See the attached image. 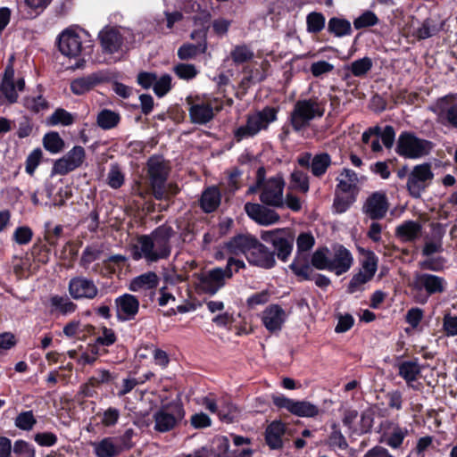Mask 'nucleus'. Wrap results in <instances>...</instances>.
Returning <instances> with one entry per match:
<instances>
[{"label":"nucleus","instance_id":"f257e3e1","mask_svg":"<svg viewBox=\"0 0 457 457\" xmlns=\"http://www.w3.org/2000/svg\"><path fill=\"white\" fill-rule=\"evenodd\" d=\"M172 236V228L165 225L159 226L148 235L138 236L137 243L131 246L132 259H145L147 262L153 263L169 258L171 253Z\"/></svg>","mask_w":457,"mask_h":457},{"label":"nucleus","instance_id":"f03ea898","mask_svg":"<svg viewBox=\"0 0 457 457\" xmlns=\"http://www.w3.org/2000/svg\"><path fill=\"white\" fill-rule=\"evenodd\" d=\"M245 268L243 260L229 257L225 268H214L195 275V287L197 292L215 295L224 287L226 279L232 278L235 272Z\"/></svg>","mask_w":457,"mask_h":457},{"label":"nucleus","instance_id":"7ed1b4c3","mask_svg":"<svg viewBox=\"0 0 457 457\" xmlns=\"http://www.w3.org/2000/svg\"><path fill=\"white\" fill-rule=\"evenodd\" d=\"M285 180L280 174L265 178V170L263 167L258 169L256 173V182L248 188V194H253L260 190V201L262 204L272 208H283Z\"/></svg>","mask_w":457,"mask_h":457},{"label":"nucleus","instance_id":"20e7f679","mask_svg":"<svg viewBox=\"0 0 457 457\" xmlns=\"http://www.w3.org/2000/svg\"><path fill=\"white\" fill-rule=\"evenodd\" d=\"M325 112V104L318 97L302 99L295 102L288 117L289 124L295 132L307 129L312 120L321 118Z\"/></svg>","mask_w":457,"mask_h":457},{"label":"nucleus","instance_id":"39448f33","mask_svg":"<svg viewBox=\"0 0 457 457\" xmlns=\"http://www.w3.org/2000/svg\"><path fill=\"white\" fill-rule=\"evenodd\" d=\"M447 282L443 277L426 272H416L411 284L414 301L420 304L428 303L433 295H440L445 291Z\"/></svg>","mask_w":457,"mask_h":457},{"label":"nucleus","instance_id":"423d86ee","mask_svg":"<svg viewBox=\"0 0 457 457\" xmlns=\"http://www.w3.org/2000/svg\"><path fill=\"white\" fill-rule=\"evenodd\" d=\"M278 109L266 106L260 111L249 113L245 125L238 127L234 131L237 141L251 138L258 135L262 130H266L270 124L278 119Z\"/></svg>","mask_w":457,"mask_h":457},{"label":"nucleus","instance_id":"0eeeda50","mask_svg":"<svg viewBox=\"0 0 457 457\" xmlns=\"http://www.w3.org/2000/svg\"><path fill=\"white\" fill-rule=\"evenodd\" d=\"M103 52L105 54H122L136 42V35L129 28L105 27L99 32Z\"/></svg>","mask_w":457,"mask_h":457},{"label":"nucleus","instance_id":"6e6552de","mask_svg":"<svg viewBox=\"0 0 457 457\" xmlns=\"http://www.w3.org/2000/svg\"><path fill=\"white\" fill-rule=\"evenodd\" d=\"M189 105L188 112L189 117L194 124L205 125L210 122L215 115V112L222 109L217 97H205L200 96L188 97L187 99Z\"/></svg>","mask_w":457,"mask_h":457},{"label":"nucleus","instance_id":"1a4fd4ad","mask_svg":"<svg viewBox=\"0 0 457 457\" xmlns=\"http://www.w3.org/2000/svg\"><path fill=\"white\" fill-rule=\"evenodd\" d=\"M185 417V410L181 403L171 402L162 404L154 415V430L160 433L170 432L179 425Z\"/></svg>","mask_w":457,"mask_h":457},{"label":"nucleus","instance_id":"9d476101","mask_svg":"<svg viewBox=\"0 0 457 457\" xmlns=\"http://www.w3.org/2000/svg\"><path fill=\"white\" fill-rule=\"evenodd\" d=\"M433 145L431 141L420 138L415 134L405 131L401 133L398 137L396 153L405 158L420 159L428 155Z\"/></svg>","mask_w":457,"mask_h":457},{"label":"nucleus","instance_id":"9b49d317","mask_svg":"<svg viewBox=\"0 0 457 457\" xmlns=\"http://www.w3.org/2000/svg\"><path fill=\"white\" fill-rule=\"evenodd\" d=\"M314 237L310 233H301L296 239V255L290 264V269L303 279H311L312 268L309 262L308 252L314 245Z\"/></svg>","mask_w":457,"mask_h":457},{"label":"nucleus","instance_id":"f8f14e48","mask_svg":"<svg viewBox=\"0 0 457 457\" xmlns=\"http://www.w3.org/2000/svg\"><path fill=\"white\" fill-rule=\"evenodd\" d=\"M87 33L78 27H70L62 30L57 38L58 49L69 58L79 57L90 46H83V40Z\"/></svg>","mask_w":457,"mask_h":457},{"label":"nucleus","instance_id":"ddd939ff","mask_svg":"<svg viewBox=\"0 0 457 457\" xmlns=\"http://www.w3.org/2000/svg\"><path fill=\"white\" fill-rule=\"evenodd\" d=\"M147 174L154 196L157 200L167 198L165 184L169 175V167L162 156H152L147 162Z\"/></svg>","mask_w":457,"mask_h":457},{"label":"nucleus","instance_id":"4468645a","mask_svg":"<svg viewBox=\"0 0 457 457\" xmlns=\"http://www.w3.org/2000/svg\"><path fill=\"white\" fill-rule=\"evenodd\" d=\"M260 237L266 243L271 244L274 247L275 256L282 262H287L292 253L294 247V236L289 230L276 228L272 230H262Z\"/></svg>","mask_w":457,"mask_h":457},{"label":"nucleus","instance_id":"2eb2a0df","mask_svg":"<svg viewBox=\"0 0 457 457\" xmlns=\"http://www.w3.org/2000/svg\"><path fill=\"white\" fill-rule=\"evenodd\" d=\"M430 110L440 124L457 129V94H448L437 98Z\"/></svg>","mask_w":457,"mask_h":457},{"label":"nucleus","instance_id":"dca6fc26","mask_svg":"<svg viewBox=\"0 0 457 457\" xmlns=\"http://www.w3.org/2000/svg\"><path fill=\"white\" fill-rule=\"evenodd\" d=\"M378 259L374 253H369L361 261L359 271L354 274L347 286V292L354 294L366 289L378 270Z\"/></svg>","mask_w":457,"mask_h":457},{"label":"nucleus","instance_id":"f3484780","mask_svg":"<svg viewBox=\"0 0 457 457\" xmlns=\"http://www.w3.org/2000/svg\"><path fill=\"white\" fill-rule=\"evenodd\" d=\"M434 178L428 162L415 165L408 174L406 188L413 198H420Z\"/></svg>","mask_w":457,"mask_h":457},{"label":"nucleus","instance_id":"a211bd4d","mask_svg":"<svg viewBox=\"0 0 457 457\" xmlns=\"http://www.w3.org/2000/svg\"><path fill=\"white\" fill-rule=\"evenodd\" d=\"M85 160V149L81 145H75L65 155L54 162L52 175H66L81 167Z\"/></svg>","mask_w":457,"mask_h":457},{"label":"nucleus","instance_id":"6ab92c4d","mask_svg":"<svg viewBox=\"0 0 457 457\" xmlns=\"http://www.w3.org/2000/svg\"><path fill=\"white\" fill-rule=\"evenodd\" d=\"M275 406L287 410L298 417L312 418L319 414L320 409L317 405L307 401H295L284 395L272 397Z\"/></svg>","mask_w":457,"mask_h":457},{"label":"nucleus","instance_id":"aec40b11","mask_svg":"<svg viewBox=\"0 0 457 457\" xmlns=\"http://www.w3.org/2000/svg\"><path fill=\"white\" fill-rule=\"evenodd\" d=\"M69 294L75 300L96 298L99 293L95 281L83 276L71 278L68 286Z\"/></svg>","mask_w":457,"mask_h":457},{"label":"nucleus","instance_id":"412c9836","mask_svg":"<svg viewBox=\"0 0 457 457\" xmlns=\"http://www.w3.org/2000/svg\"><path fill=\"white\" fill-rule=\"evenodd\" d=\"M270 207L263 204L246 203L244 209L248 217L257 224L270 226L278 223L280 216L275 210Z\"/></svg>","mask_w":457,"mask_h":457},{"label":"nucleus","instance_id":"4be33fe9","mask_svg":"<svg viewBox=\"0 0 457 457\" xmlns=\"http://www.w3.org/2000/svg\"><path fill=\"white\" fill-rule=\"evenodd\" d=\"M388 200L385 192H373L364 202L362 212L371 220L383 219L388 211Z\"/></svg>","mask_w":457,"mask_h":457},{"label":"nucleus","instance_id":"5701e85b","mask_svg":"<svg viewBox=\"0 0 457 457\" xmlns=\"http://www.w3.org/2000/svg\"><path fill=\"white\" fill-rule=\"evenodd\" d=\"M116 316L119 321H129L135 319L139 311V301L137 296L123 294L114 301Z\"/></svg>","mask_w":457,"mask_h":457},{"label":"nucleus","instance_id":"b1692460","mask_svg":"<svg viewBox=\"0 0 457 457\" xmlns=\"http://www.w3.org/2000/svg\"><path fill=\"white\" fill-rule=\"evenodd\" d=\"M258 238L251 234H239L231 237L224 245L227 253L232 255H244L245 259L250 255Z\"/></svg>","mask_w":457,"mask_h":457},{"label":"nucleus","instance_id":"393cba45","mask_svg":"<svg viewBox=\"0 0 457 457\" xmlns=\"http://www.w3.org/2000/svg\"><path fill=\"white\" fill-rule=\"evenodd\" d=\"M247 262L250 265L262 269H271L276 264L275 252L257 240L247 258Z\"/></svg>","mask_w":457,"mask_h":457},{"label":"nucleus","instance_id":"a878e982","mask_svg":"<svg viewBox=\"0 0 457 457\" xmlns=\"http://www.w3.org/2000/svg\"><path fill=\"white\" fill-rule=\"evenodd\" d=\"M90 445L96 457H116L127 447L121 444V438L117 436L104 437L99 441L91 442Z\"/></svg>","mask_w":457,"mask_h":457},{"label":"nucleus","instance_id":"bb28decb","mask_svg":"<svg viewBox=\"0 0 457 457\" xmlns=\"http://www.w3.org/2000/svg\"><path fill=\"white\" fill-rule=\"evenodd\" d=\"M287 318L285 310L278 304L267 306L262 313V324L270 333L279 332Z\"/></svg>","mask_w":457,"mask_h":457},{"label":"nucleus","instance_id":"cd10ccee","mask_svg":"<svg viewBox=\"0 0 457 457\" xmlns=\"http://www.w3.org/2000/svg\"><path fill=\"white\" fill-rule=\"evenodd\" d=\"M353 264V256L349 250L343 245L334 248V253L329 257L330 271L335 272L337 276L348 271Z\"/></svg>","mask_w":457,"mask_h":457},{"label":"nucleus","instance_id":"c85d7f7f","mask_svg":"<svg viewBox=\"0 0 457 457\" xmlns=\"http://www.w3.org/2000/svg\"><path fill=\"white\" fill-rule=\"evenodd\" d=\"M105 76L102 72H94L87 76L78 78L71 81V90L77 96L83 95L96 85L104 81Z\"/></svg>","mask_w":457,"mask_h":457},{"label":"nucleus","instance_id":"c756f323","mask_svg":"<svg viewBox=\"0 0 457 457\" xmlns=\"http://www.w3.org/2000/svg\"><path fill=\"white\" fill-rule=\"evenodd\" d=\"M445 235L444 229L439 226L432 228L431 235L427 237L424 246L422 249V255L426 257L432 256L436 253H440L444 251L443 237Z\"/></svg>","mask_w":457,"mask_h":457},{"label":"nucleus","instance_id":"7c9ffc66","mask_svg":"<svg viewBox=\"0 0 457 457\" xmlns=\"http://www.w3.org/2000/svg\"><path fill=\"white\" fill-rule=\"evenodd\" d=\"M398 375L404 379L406 384L414 388L415 382L421 372V366L418 359L401 361L397 364Z\"/></svg>","mask_w":457,"mask_h":457},{"label":"nucleus","instance_id":"2f4dec72","mask_svg":"<svg viewBox=\"0 0 457 457\" xmlns=\"http://www.w3.org/2000/svg\"><path fill=\"white\" fill-rule=\"evenodd\" d=\"M285 434V425L281 421H273L266 428L265 441L272 450L282 448V436Z\"/></svg>","mask_w":457,"mask_h":457},{"label":"nucleus","instance_id":"473e14b6","mask_svg":"<svg viewBox=\"0 0 457 457\" xmlns=\"http://www.w3.org/2000/svg\"><path fill=\"white\" fill-rule=\"evenodd\" d=\"M409 435V429L406 427H401L394 423L389 429L384 433V442L393 449H398L402 446L404 438Z\"/></svg>","mask_w":457,"mask_h":457},{"label":"nucleus","instance_id":"72a5a7b5","mask_svg":"<svg viewBox=\"0 0 457 457\" xmlns=\"http://www.w3.org/2000/svg\"><path fill=\"white\" fill-rule=\"evenodd\" d=\"M421 228L422 227L419 222L406 220L397 226L395 234L403 242H413L419 238Z\"/></svg>","mask_w":457,"mask_h":457},{"label":"nucleus","instance_id":"f704fd0d","mask_svg":"<svg viewBox=\"0 0 457 457\" xmlns=\"http://www.w3.org/2000/svg\"><path fill=\"white\" fill-rule=\"evenodd\" d=\"M202 404L212 413H216L221 420L230 422L233 420L235 407L233 404H228L226 410L220 409V400H215L212 397H204Z\"/></svg>","mask_w":457,"mask_h":457},{"label":"nucleus","instance_id":"c9c22d12","mask_svg":"<svg viewBox=\"0 0 457 457\" xmlns=\"http://www.w3.org/2000/svg\"><path fill=\"white\" fill-rule=\"evenodd\" d=\"M158 280V276L154 272L148 271L134 278L129 283V289L133 292L152 289L157 287Z\"/></svg>","mask_w":457,"mask_h":457},{"label":"nucleus","instance_id":"e433bc0d","mask_svg":"<svg viewBox=\"0 0 457 457\" xmlns=\"http://www.w3.org/2000/svg\"><path fill=\"white\" fill-rule=\"evenodd\" d=\"M41 90V86L37 87ZM23 106L33 113L47 111L50 108L49 102L38 91L37 94H31L25 96L22 100Z\"/></svg>","mask_w":457,"mask_h":457},{"label":"nucleus","instance_id":"4c0bfd02","mask_svg":"<svg viewBox=\"0 0 457 457\" xmlns=\"http://www.w3.org/2000/svg\"><path fill=\"white\" fill-rule=\"evenodd\" d=\"M220 190L216 187H210L203 192L200 205L205 212H212L220 205Z\"/></svg>","mask_w":457,"mask_h":457},{"label":"nucleus","instance_id":"58836bf2","mask_svg":"<svg viewBox=\"0 0 457 457\" xmlns=\"http://www.w3.org/2000/svg\"><path fill=\"white\" fill-rule=\"evenodd\" d=\"M337 189L343 193L353 191L358 183V176L355 171L345 168L337 178Z\"/></svg>","mask_w":457,"mask_h":457},{"label":"nucleus","instance_id":"ea45409f","mask_svg":"<svg viewBox=\"0 0 457 457\" xmlns=\"http://www.w3.org/2000/svg\"><path fill=\"white\" fill-rule=\"evenodd\" d=\"M49 302L52 311L59 312L62 315L71 314L77 308V305L67 295H52Z\"/></svg>","mask_w":457,"mask_h":457},{"label":"nucleus","instance_id":"a19ab883","mask_svg":"<svg viewBox=\"0 0 457 457\" xmlns=\"http://www.w3.org/2000/svg\"><path fill=\"white\" fill-rule=\"evenodd\" d=\"M328 31L337 37L348 36L352 33L351 23L345 19L332 17L328 23Z\"/></svg>","mask_w":457,"mask_h":457},{"label":"nucleus","instance_id":"79ce46f5","mask_svg":"<svg viewBox=\"0 0 457 457\" xmlns=\"http://www.w3.org/2000/svg\"><path fill=\"white\" fill-rule=\"evenodd\" d=\"M331 157L327 153H320L313 156L311 172L314 177L320 178L323 176L328 168L331 165Z\"/></svg>","mask_w":457,"mask_h":457},{"label":"nucleus","instance_id":"37998d69","mask_svg":"<svg viewBox=\"0 0 457 457\" xmlns=\"http://www.w3.org/2000/svg\"><path fill=\"white\" fill-rule=\"evenodd\" d=\"M75 121V116L62 108H57L50 116L46 118L48 126H70Z\"/></svg>","mask_w":457,"mask_h":457},{"label":"nucleus","instance_id":"c03bdc74","mask_svg":"<svg viewBox=\"0 0 457 457\" xmlns=\"http://www.w3.org/2000/svg\"><path fill=\"white\" fill-rule=\"evenodd\" d=\"M97 125L103 129H111L120 121L119 113L108 109L102 110L97 115Z\"/></svg>","mask_w":457,"mask_h":457},{"label":"nucleus","instance_id":"a18cd8bd","mask_svg":"<svg viewBox=\"0 0 457 457\" xmlns=\"http://www.w3.org/2000/svg\"><path fill=\"white\" fill-rule=\"evenodd\" d=\"M254 56L253 51L246 45H237L230 52V57L237 65L243 64Z\"/></svg>","mask_w":457,"mask_h":457},{"label":"nucleus","instance_id":"49530a36","mask_svg":"<svg viewBox=\"0 0 457 457\" xmlns=\"http://www.w3.org/2000/svg\"><path fill=\"white\" fill-rule=\"evenodd\" d=\"M372 66V60L365 56L353 61L348 69L354 77H364L371 70Z\"/></svg>","mask_w":457,"mask_h":457},{"label":"nucleus","instance_id":"de8ad7c7","mask_svg":"<svg viewBox=\"0 0 457 457\" xmlns=\"http://www.w3.org/2000/svg\"><path fill=\"white\" fill-rule=\"evenodd\" d=\"M18 93L15 82H1L0 84V104L4 102L13 104L17 102Z\"/></svg>","mask_w":457,"mask_h":457},{"label":"nucleus","instance_id":"09e8293b","mask_svg":"<svg viewBox=\"0 0 457 457\" xmlns=\"http://www.w3.org/2000/svg\"><path fill=\"white\" fill-rule=\"evenodd\" d=\"M45 148L52 154L59 153L64 142L57 132H50L45 135L43 139Z\"/></svg>","mask_w":457,"mask_h":457},{"label":"nucleus","instance_id":"8fccbe9b","mask_svg":"<svg viewBox=\"0 0 457 457\" xmlns=\"http://www.w3.org/2000/svg\"><path fill=\"white\" fill-rule=\"evenodd\" d=\"M106 179L108 186L113 189H118L124 184V174L117 163L111 164Z\"/></svg>","mask_w":457,"mask_h":457},{"label":"nucleus","instance_id":"3c124183","mask_svg":"<svg viewBox=\"0 0 457 457\" xmlns=\"http://www.w3.org/2000/svg\"><path fill=\"white\" fill-rule=\"evenodd\" d=\"M101 254V250L95 245H87L83 250L80 260H79V265L85 269L88 270L91 263L96 261Z\"/></svg>","mask_w":457,"mask_h":457},{"label":"nucleus","instance_id":"603ef678","mask_svg":"<svg viewBox=\"0 0 457 457\" xmlns=\"http://www.w3.org/2000/svg\"><path fill=\"white\" fill-rule=\"evenodd\" d=\"M325 16L320 12H312L307 15V30L311 33H319L325 28Z\"/></svg>","mask_w":457,"mask_h":457},{"label":"nucleus","instance_id":"864d4df0","mask_svg":"<svg viewBox=\"0 0 457 457\" xmlns=\"http://www.w3.org/2000/svg\"><path fill=\"white\" fill-rule=\"evenodd\" d=\"M36 423L37 420L34 417L32 411H26L19 413L14 420L15 426L25 431L31 430Z\"/></svg>","mask_w":457,"mask_h":457},{"label":"nucleus","instance_id":"5fc2aeb1","mask_svg":"<svg viewBox=\"0 0 457 457\" xmlns=\"http://www.w3.org/2000/svg\"><path fill=\"white\" fill-rule=\"evenodd\" d=\"M378 16L371 11H365L360 16L353 20V27L355 29H361L368 27L375 26L378 23Z\"/></svg>","mask_w":457,"mask_h":457},{"label":"nucleus","instance_id":"6e6d98bb","mask_svg":"<svg viewBox=\"0 0 457 457\" xmlns=\"http://www.w3.org/2000/svg\"><path fill=\"white\" fill-rule=\"evenodd\" d=\"M171 88V77L169 74H163L161 77H155L154 83V92L158 97L164 96Z\"/></svg>","mask_w":457,"mask_h":457},{"label":"nucleus","instance_id":"4d7b16f0","mask_svg":"<svg viewBox=\"0 0 457 457\" xmlns=\"http://www.w3.org/2000/svg\"><path fill=\"white\" fill-rule=\"evenodd\" d=\"M290 182L292 187L303 193H306L309 190V177L302 170H294L291 173Z\"/></svg>","mask_w":457,"mask_h":457},{"label":"nucleus","instance_id":"13d9d810","mask_svg":"<svg viewBox=\"0 0 457 457\" xmlns=\"http://www.w3.org/2000/svg\"><path fill=\"white\" fill-rule=\"evenodd\" d=\"M206 50V45L187 44L181 46L178 50V56L181 60H189L197 55L198 53H204Z\"/></svg>","mask_w":457,"mask_h":457},{"label":"nucleus","instance_id":"bf43d9fd","mask_svg":"<svg viewBox=\"0 0 457 457\" xmlns=\"http://www.w3.org/2000/svg\"><path fill=\"white\" fill-rule=\"evenodd\" d=\"M12 452V457H35L36 455L34 446L24 440H17L13 445Z\"/></svg>","mask_w":457,"mask_h":457},{"label":"nucleus","instance_id":"052dcab7","mask_svg":"<svg viewBox=\"0 0 457 457\" xmlns=\"http://www.w3.org/2000/svg\"><path fill=\"white\" fill-rule=\"evenodd\" d=\"M445 264L446 259L443 256H429L420 263L422 269L436 272L443 270Z\"/></svg>","mask_w":457,"mask_h":457},{"label":"nucleus","instance_id":"680f3d73","mask_svg":"<svg viewBox=\"0 0 457 457\" xmlns=\"http://www.w3.org/2000/svg\"><path fill=\"white\" fill-rule=\"evenodd\" d=\"M173 71L179 79L187 80L194 79L198 73L195 66L189 63H179Z\"/></svg>","mask_w":457,"mask_h":457},{"label":"nucleus","instance_id":"e2e57ef3","mask_svg":"<svg viewBox=\"0 0 457 457\" xmlns=\"http://www.w3.org/2000/svg\"><path fill=\"white\" fill-rule=\"evenodd\" d=\"M328 250H316L312 256V267H315L318 270H327L330 271L329 267V257L327 256L326 252Z\"/></svg>","mask_w":457,"mask_h":457},{"label":"nucleus","instance_id":"0e129e2a","mask_svg":"<svg viewBox=\"0 0 457 457\" xmlns=\"http://www.w3.org/2000/svg\"><path fill=\"white\" fill-rule=\"evenodd\" d=\"M332 432L328 436V444L331 447H337L341 450H345L348 447L347 441L341 431L337 428V425H333Z\"/></svg>","mask_w":457,"mask_h":457},{"label":"nucleus","instance_id":"69168bd1","mask_svg":"<svg viewBox=\"0 0 457 457\" xmlns=\"http://www.w3.org/2000/svg\"><path fill=\"white\" fill-rule=\"evenodd\" d=\"M333 70L334 65L327 61L312 62L310 67V71L315 78H320L322 75L330 73Z\"/></svg>","mask_w":457,"mask_h":457},{"label":"nucleus","instance_id":"338daca9","mask_svg":"<svg viewBox=\"0 0 457 457\" xmlns=\"http://www.w3.org/2000/svg\"><path fill=\"white\" fill-rule=\"evenodd\" d=\"M42 157V151L39 148L34 149L26 159V172L33 175Z\"/></svg>","mask_w":457,"mask_h":457},{"label":"nucleus","instance_id":"774afa93","mask_svg":"<svg viewBox=\"0 0 457 457\" xmlns=\"http://www.w3.org/2000/svg\"><path fill=\"white\" fill-rule=\"evenodd\" d=\"M443 329L447 337L457 336V316L445 314L443 319Z\"/></svg>","mask_w":457,"mask_h":457}]
</instances>
